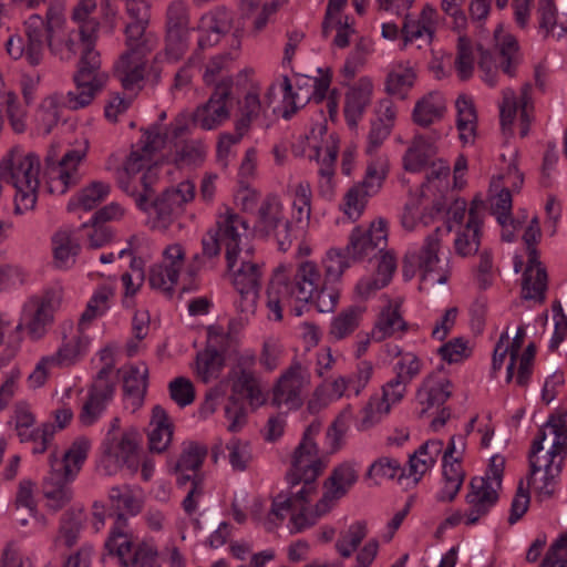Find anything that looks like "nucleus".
<instances>
[{"mask_svg":"<svg viewBox=\"0 0 567 567\" xmlns=\"http://www.w3.org/2000/svg\"><path fill=\"white\" fill-rule=\"evenodd\" d=\"M286 271L285 266H279L276 269V279L271 281L267 289V306L275 313L276 320L282 319V307L292 306L295 316L302 315V308L309 303L313 296L321 287L323 279L317 267L312 261H301L297 265L292 280H284L280 274Z\"/></svg>","mask_w":567,"mask_h":567,"instance_id":"nucleus-1","label":"nucleus"},{"mask_svg":"<svg viewBox=\"0 0 567 567\" xmlns=\"http://www.w3.org/2000/svg\"><path fill=\"white\" fill-rule=\"evenodd\" d=\"M252 365L254 358H240L227 374L231 393L224 410L229 422L227 429L233 433L240 431L247 422L245 400L252 409L266 403L261 380L256 374Z\"/></svg>","mask_w":567,"mask_h":567,"instance_id":"nucleus-2","label":"nucleus"},{"mask_svg":"<svg viewBox=\"0 0 567 567\" xmlns=\"http://www.w3.org/2000/svg\"><path fill=\"white\" fill-rule=\"evenodd\" d=\"M3 179L12 183L17 193L14 210L22 214L35 206L39 188V158L34 154L18 155L0 162Z\"/></svg>","mask_w":567,"mask_h":567,"instance_id":"nucleus-3","label":"nucleus"},{"mask_svg":"<svg viewBox=\"0 0 567 567\" xmlns=\"http://www.w3.org/2000/svg\"><path fill=\"white\" fill-rule=\"evenodd\" d=\"M494 38L499 56L498 64L495 63L487 50H484L482 45L477 47L480 51L478 68L484 73V82L489 86L496 85L498 69L509 78L516 76L517 68L522 61L518 42L514 35L505 34L502 25H498L494 31Z\"/></svg>","mask_w":567,"mask_h":567,"instance_id":"nucleus-4","label":"nucleus"},{"mask_svg":"<svg viewBox=\"0 0 567 567\" xmlns=\"http://www.w3.org/2000/svg\"><path fill=\"white\" fill-rule=\"evenodd\" d=\"M196 186L192 181L181 182L176 187L165 189L159 196L148 203V215L152 228L167 229L184 212L185 204L195 197Z\"/></svg>","mask_w":567,"mask_h":567,"instance_id":"nucleus-5","label":"nucleus"},{"mask_svg":"<svg viewBox=\"0 0 567 567\" xmlns=\"http://www.w3.org/2000/svg\"><path fill=\"white\" fill-rule=\"evenodd\" d=\"M310 380L309 367L295 359L274 383L271 405L287 411L299 409L303 404V392Z\"/></svg>","mask_w":567,"mask_h":567,"instance_id":"nucleus-6","label":"nucleus"},{"mask_svg":"<svg viewBox=\"0 0 567 567\" xmlns=\"http://www.w3.org/2000/svg\"><path fill=\"white\" fill-rule=\"evenodd\" d=\"M320 429V422L310 423L292 453L291 468L287 473V481L291 488L299 485L302 477L318 478L326 467L315 442V436L319 434Z\"/></svg>","mask_w":567,"mask_h":567,"instance_id":"nucleus-7","label":"nucleus"},{"mask_svg":"<svg viewBox=\"0 0 567 567\" xmlns=\"http://www.w3.org/2000/svg\"><path fill=\"white\" fill-rule=\"evenodd\" d=\"M87 148L89 143L85 141L81 148L68 150L60 158L54 147L48 152L47 185L50 193L63 195L70 187L79 184L81 177L78 166L86 156Z\"/></svg>","mask_w":567,"mask_h":567,"instance_id":"nucleus-8","label":"nucleus"},{"mask_svg":"<svg viewBox=\"0 0 567 567\" xmlns=\"http://www.w3.org/2000/svg\"><path fill=\"white\" fill-rule=\"evenodd\" d=\"M357 481L358 473L351 463L344 462L339 464L324 481V492L316 504V514L309 517V520H306L307 518L301 514L296 520L299 522L301 526H313L319 517L331 511L334 503L342 498Z\"/></svg>","mask_w":567,"mask_h":567,"instance_id":"nucleus-9","label":"nucleus"},{"mask_svg":"<svg viewBox=\"0 0 567 567\" xmlns=\"http://www.w3.org/2000/svg\"><path fill=\"white\" fill-rule=\"evenodd\" d=\"M189 4L186 0H173L165 13V51L168 59L178 61L187 51L192 28Z\"/></svg>","mask_w":567,"mask_h":567,"instance_id":"nucleus-10","label":"nucleus"},{"mask_svg":"<svg viewBox=\"0 0 567 567\" xmlns=\"http://www.w3.org/2000/svg\"><path fill=\"white\" fill-rule=\"evenodd\" d=\"M386 175L388 161L385 157H377L368 163L363 181L352 186L344 197V213L350 218L355 220L361 216L367 199L374 196L381 189Z\"/></svg>","mask_w":567,"mask_h":567,"instance_id":"nucleus-11","label":"nucleus"},{"mask_svg":"<svg viewBox=\"0 0 567 567\" xmlns=\"http://www.w3.org/2000/svg\"><path fill=\"white\" fill-rule=\"evenodd\" d=\"M258 227L266 236L274 237L281 251H287L295 241L292 221L285 218L284 205L275 195L262 200L258 209Z\"/></svg>","mask_w":567,"mask_h":567,"instance_id":"nucleus-12","label":"nucleus"},{"mask_svg":"<svg viewBox=\"0 0 567 567\" xmlns=\"http://www.w3.org/2000/svg\"><path fill=\"white\" fill-rule=\"evenodd\" d=\"M233 79L225 78L215 85L208 101L193 113V122L203 130H214L229 118L233 100Z\"/></svg>","mask_w":567,"mask_h":567,"instance_id":"nucleus-13","label":"nucleus"},{"mask_svg":"<svg viewBox=\"0 0 567 567\" xmlns=\"http://www.w3.org/2000/svg\"><path fill=\"white\" fill-rule=\"evenodd\" d=\"M107 75L101 70L100 53L95 50V42L86 40L85 49L81 51L78 70L73 75L75 95H89V104L103 89Z\"/></svg>","mask_w":567,"mask_h":567,"instance_id":"nucleus-14","label":"nucleus"},{"mask_svg":"<svg viewBox=\"0 0 567 567\" xmlns=\"http://www.w3.org/2000/svg\"><path fill=\"white\" fill-rule=\"evenodd\" d=\"M551 425L555 427V432H557L556 440L553 441L550 449L545 455V464L542 465L544 475L539 484L535 487L537 498L540 502L549 499L555 495L567 456L565 426L560 422L558 425Z\"/></svg>","mask_w":567,"mask_h":567,"instance_id":"nucleus-15","label":"nucleus"},{"mask_svg":"<svg viewBox=\"0 0 567 567\" xmlns=\"http://www.w3.org/2000/svg\"><path fill=\"white\" fill-rule=\"evenodd\" d=\"M64 24V17H62L60 22L58 20L53 21L49 43L50 52L61 60H70L76 54L78 50L80 52L84 50L86 40L96 41L99 21H90L86 24L80 25L79 30L70 32L65 31Z\"/></svg>","mask_w":567,"mask_h":567,"instance_id":"nucleus-16","label":"nucleus"},{"mask_svg":"<svg viewBox=\"0 0 567 567\" xmlns=\"http://www.w3.org/2000/svg\"><path fill=\"white\" fill-rule=\"evenodd\" d=\"M316 481L317 478L302 477L300 478L302 487L299 491L290 494H278L272 501L269 517L275 516L277 519L284 520L285 512L291 511V522L293 523L296 530L301 532L308 528L309 526H301L296 518L301 514L305 518H309L316 514V508L309 509L307 507L311 496L317 493Z\"/></svg>","mask_w":567,"mask_h":567,"instance_id":"nucleus-17","label":"nucleus"},{"mask_svg":"<svg viewBox=\"0 0 567 567\" xmlns=\"http://www.w3.org/2000/svg\"><path fill=\"white\" fill-rule=\"evenodd\" d=\"M233 271V285L239 295L236 302L237 309L245 319L254 315L257 308L259 290L261 287V268L251 261H241L240 267L230 269Z\"/></svg>","mask_w":567,"mask_h":567,"instance_id":"nucleus-18","label":"nucleus"},{"mask_svg":"<svg viewBox=\"0 0 567 567\" xmlns=\"http://www.w3.org/2000/svg\"><path fill=\"white\" fill-rule=\"evenodd\" d=\"M62 17L59 9L50 7L45 18L39 14H32L25 20L24 28L28 38L25 59L31 65H38L42 61L44 43H47L48 47L50 43L53 21L58 20L60 22Z\"/></svg>","mask_w":567,"mask_h":567,"instance_id":"nucleus-19","label":"nucleus"},{"mask_svg":"<svg viewBox=\"0 0 567 567\" xmlns=\"http://www.w3.org/2000/svg\"><path fill=\"white\" fill-rule=\"evenodd\" d=\"M386 243V223L380 219L377 224H372L369 230L354 228L344 249L348 256L357 261L375 256L377 251L382 252Z\"/></svg>","mask_w":567,"mask_h":567,"instance_id":"nucleus-20","label":"nucleus"},{"mask_svg":"<svg viewBox=\"0 0 567 567\" xmlns=\"http://www.w3.org/2000/svg\"><path fill=\"white\" fill-rule=\"evenodd\" d=\"M142 132L138 148L132 150L125 162L124 169L127 175H136L151 164L153 155L161 151L166 143L167 134L159 123L152 124Z\"/></svg>","mask_w":567,"mask_h":567,"instance_id":"nucleus-21","label":"nucleus"},{"mask_svg":"<svg viewBox=\"0 0 567 567\" xmlns=\"http://www.w3.org/2000/svg\"><path fill=\"white\" fill-rule=\"evenodd\" d=\"M215 230L226 247L227 267L233 269L237 261V255L240 251L241 239L247 235L248 223L239 214L227 210L218 217Z\"/></svg>","mask_w":567,"mask_h":567,"instance_id":"nucleus-22","label":"nucleus"},{"mask_svg":"<svg viewBox=\"0 0 567 567\" xmlns=\"http://www.w3.org/2000/svg\"><path fill=\"white\" fill-rule=\"evenodd\" d=\"M497 487L483 477H473L470 482V492L465 499L471 506L466 513V525L476 524L485 516L498 501Z\"/></svg>","mask_w":567,"mask_h":567,"instance_id":"nucleus-23","label":"nucleus"},{"mask_svg":"<svg viewBox=\"0 0 567 567\" xmlns=\"http://www.w3.org/2000/svg\"><path fill=\"white\" fill-rule=\"evenodd\" d=\"M231 22V13L225 7H216L204 13L196 28L199 32L198 48L204 50L217 44L230 31Z\"/></svg>","mask_w":567,"mask_h":567,"instance_id":"nucleus-24","label":"nucleus"},{"mask_svg":"<svg viewBox=\"0 0 567 567\" xmlns=\"http://www.w3.org/2000/svg\"><path fill=\"white\" fill-rule=\"evenodd\" d=\"M527 266L523 274L522 298L542 303L546 299L547 272L539 261L535 246L527 248Z\"/></svg>","mask_w":567,"mask_h":567,"instance_id":"nucleus-25","label":"nucleus"},{"mask_svg":"<svg viewBox=\"0 0 567 567\" xmlns=\"http://www.w3.org/2000/svg\"><path fill=\"white\" fill-rule=\"evenodd\" d=\"M89 105V95L76 96L75 92L53 93L45 97L40 105L41 121L50 132L58 124L63 109L79 110Z\"/></svg>","mask_w":567,"mask_h":567,"instance_id":"nucleus-26","label":"nucleus"},{"mask_svg":"<svg viewBox=\"0 0 567 567\" xmlns=\"http://www.w3.org/2000/svg\"><path fill=\"white\" fill-rule=\"evenodd\" d=\"M90 340L82 329L70 323L63 328V342L58 351L50 355L58 367H70L78 362L87 351Z\"/></svg>","mask_w":567,"mask_h":567,"instance_id":"nucleus-27","label":"nucleus"},{"mask_svg":"<svg viewBox=\"0 0 567 567\" xmlns=\"http://www.w3.org/2000/svg\"><path fill=\"white\" fill-rule=\"evenodd\" d=\"M53 322V308L48 300L25 305L17 330L27 329L31 339L42 338Z\"/></svg>","mask_w":567,"mask_h":567,"instance_id":"nucleus-28","label":"nucleus"},{"mask_svg":"<svg viewBox=\"0 0 567 567\" xmlns=\"http://www.w3.org/2000/svg\"><path fill=\"white\" fill-rule=\"evenodd\" d=\"M142 442L141 433L131 427L124 431L121 436L113 437V444L107 449L116 462L126 466L132 473L136 472L140 465V444Z\"/></svg>","mask_w":567,"mask_h":567,"instance_id":"nucleus-29","label":"nucleus"},{"mask_svg":"<svg viewBox=\"0 0 567 567\" xmlns=\"http://www.w3.org/2000/svg\"><path fill=\"white\" fill-rule=\"evenodd\" d=\"M564 424L566 430V446H567V411L560 410L549 415L546 423L540 426L537 431L536 436L532 441V445L528 452V465H529V473L527 476V484L528 486L535 481V476L537 473L542 471V464L538 454L544 450V442L547 437V431L549 430L550 433L554 435V441L556 440V433L555 427H553L551 424Z\"/></svg>","mask_w":567,"mask_h":567,"instance_id":"nucleus-30","label":"nucleus"},{"mask_svg":"<svg viewBox=\"0 0 567 567\" xmlns=\"http://www.w3.org/2000/svg\"><path fill=\"white\" fill-rule=\"evenodd\" d=\"M115 392V383H101L94 381L89 389L86 401L83 403L79 415L80 422L92 425L103 413L106 405L112 401Z\"/></svg>","mask_w":567,"mask_h":567,"instance_id":"nucleus-31","label":"nucleus"},{"mask_svg":"<svg viewBox=\"0 0 567 567\" xmlns=\"http://www.w3.org/2000/svg\"><path fill=\"white\" fill-rule=\"evenodd\" d=\"M443 230L436 227L430 235L424 239V244L417 256L419 267L423 271L422 280L431 281L432 284H445L449 279V274L443 272L437 277L433 276L436 264L439 262V250L441 247Z\"/></svg>","mask_w":567,"mask_h":567,"instance_id":"nucleus-32","label":"nucleus"},{"mask_svg":"<svg viewBox=\"0 0 567 567\" xmlns=\"http://www.w3.org/2000/svg\"><path fill=\"white\" fill-rule=\"evenodd\" d=\"M372 83L368 78H361L346 94L344 116L349 127H357L367 107L371 103Z\"/></svg>","mask_w":567,"mask_h":567,"instance_id":"nucleus-33","label":"nucleus"},{"mask_svg":"<svg viewBox=\"0 0 567 567\" xmlns=\"http://www.w3.org/2000/svg\"><path fill=\"white\" fill-rule=\"evenodd\" d=\"M451 386V381L439 372L429 374L416 393L420 404L424 406L422 414L429 409L443 405L452 394Z\"/></svg>","mask_w":567,"mask_h":567,"instance_id":"nucleus-34","label":"nucleus"},{"mask_svg":"<svg viewBox=\"0 0 567 567\" xmlns=\"http://www.w3.org/2000/svg\"><path fill=\"white\" fill-rule=\"evenodd\" d=\"M409 329V323L401 315V305L388 300V303L381 309L374 327L371 331L372 340L381 342L386 338L393 337L396 332L404 333Z\"/></svg>","mask_w":567,"mask_h":567,"instance_id":"nucleus-35","label":"nucleus"},{"mask_svg":"<svg viewBox=\"0 0 567 567\" xmlns=\"http://www.w3.org/2000/svg\"><path fill=\"white\" fill-rule=\"evenodd\" d=\"M174 433V424L162 405L152 409L148 432V449L153 453H163L169 446Z\"/></svg>","mask_w":567,"mask_h":567,"instance_id":"nucleus-36","label":"nucleus"},{"mask_svg":"<svg viewBox=\"0 0 567 567\" xmlns=\"http://www.w3.org/2000/svg\"><path fill=\"white\" fill-rule=\"evenodd\" d=\"M145 55L143 52L125 51L114 64V76L125 90H132L144 79Z\"/></svg>","mask_w":567,"mask_h":567,"instance_id":"nucleus-37","label":"nucleus"},{"mask_svg":"<svg viewBox=\"0 0 567 567\" xmlns=\"http://www.w3.org/2000/svg\"><path fill=\"white\" fill-rule=\"evenodd\" d=\"M445 112V99L437 92H431L415 103L412 118L416 125L427 127L441 121Z\"/></svg>","mask_w":567,"mask_h":567,"instance_id":"nucleus-38","label":"nucleus"},{"mask_svg":"<svg viewBox=\"0 0 567 567\" xmlns=\"http://www.w3.org/2000/svg\"><path fill=\"white\" fill-rule=\"evenodd\" d=\"M436 153L434 138L415 135L403 156V167L411 173L421 172Z\"/></svg>","mask_w":567,"mask_h":567,"instance_id":"nucleus-39","label":"nucleus"},{"mask_svg":"<svg viewBox=\"0 0 567 567\" xmlns=\"http://www.w3.org/2000/svg\"><path fill=\"white\" fill-rule=\"evenodd\" d=\"M292 206L297 212L296 221L292 223L295 240H297L306 234L311 215V188L308 183H299L296 186Z\"/></svg>","mask_w":567,"mask_h":567,"instance_id":"nucleus-40","label":"nucleus"},{"mask_svg":"<svg viewBox=\"0 0 567 567\" xmlns=\"http://www.w3.org/2000/svg\"><path fill=\"white\" fill-rule=\"evenodd\" d=\"M443 461V481L444 486L437 494V501L440 502H452L458 492L461 491L464 480L465 472L462 467V461L460 457H455L452 461Z\"/></svg>","mask_w":567,"mask_h":567,"instance_id":"nucleus-41","label":"nucleus"},{"mask_svg":"<svg viewBox=\"0 0 567 567\" xmlns=\"http://www.w3.org/2000/svg\"><path fill=\"white\" fill-rule=\"evenodd\" d=\"M126 526L125 515L122 513L116 514L115 526L105 542V548L109 554L116 555L120 564L124 567V563L130 561V556H133V543L130 540L128 535L123 530Z\"/></svg>","mask_w":567,"mask_h":567,"instance_id":"nucleus-42","label":"nucleus"},{"mask_svg":"<svg viewBox=\"0 0 567 567\" xmlns=\"http://www.w3.org/2000/svg\"><path fill=\"white\" fill-rule=\"evenodd\" d=\"M148 369L142 363L130 368L123 380L125 395L132 400L134 408H140L147 390Z\"/></svg>","mask_w":567,"mask_h":567,"instance_id":"nucleus-43","label":"nucleus"},{"mask_svg":"<svg viewBox=\"0 0 567 567\" xmlns=\"http://www.w3.org/2000/svg\"><path fill=\"white\" fill-rule=\"evenodd\" d=\"M482 225L474 221L466 224L456 231L454 239V250L456 255L465 258L474 256L481 246Z\"/></svg>","mask_w":567,"mask_h":567,"instance_id":"nucleus-44","label":"nucleus"},{"mask_svg":"<svg viewBox=\"0 0 567 567\" xmlns=\"http://www.w3.org/2000/svg\"><path fill=\"white\" fill-rule=\"evenodd\" d=\"M110 193V185L103 182H92L89 186L82 188L76 196L72 197L68 204V210L78 208L91 210L95 208Z\"/></svg>","mask_w":567,"mask_h":567,"instance_id":"nucleus-45","label":"nucleus"},{"mask_svg":"<svg viewBox=\"0 0 567 567\" xmlns=\"http://www.w3.org/2000/svg\"><path fill=\"white\" fill-rule=\"evenodd\" d=\"M54 261L59 268H69L74 264V258L80 251L79 243L71 231L60 230L52 238Z\"/></svg>","mask_w":567,"mask_h":567,"instance_id":"nucleus-46","label":"nucleus"},{"mask_svg":"<svg viewBox=\"0 0 567 567\" xmlns=\"http://www.w3.org/2000/svg\"><path fill=\"white\" fill-rule=\"evenodd\" d=\"M224 364L225 358L223 353L212 346H207L196 355L197 374L205 383L218 378Z\"/></svg>","mask_w":567,"mask_h":567,"instance_id":"nucleus-47","label":"nucleus"},{"mask_svg":"<svg viewBox=\"0 0 567 567\" xmlns=\"http://www.w3.org/2000/svg\"><path fill=\"white\" fill-rule=\"evenodd\" d=\"M395 269H396V260H395L394 256L388 251L382 254L380 261L378 264V268H377L378 278L369 279L365 281L361 280L357 285V289H358L359 293L360 295H369L372 291H375V290H379V289L385 287L390 282Z\"/></svg>","mask_w":567,"mask_h":567,"instance_id":"nucleus-48","label":"nucleus"},{"mask_svg":"<svg viewBox=\"0 0 567 567\" xmlns=\"http://www.w3.org/2000/svg\"><path fill=\"white\" fill-rule=\"evenodd\" d=\"M455 106L457 110L456 126L460 131V138L465 143L473 141L477 118L473 101L465 95H460Z\"/></svg>","mask_w":567,"mask_h":567,"instance_id":"nucleus-49","label":"nucleus"},{"mask_svg":"<svg viewBox=\"0 0 567 567\" xmlns=\"http://www.w3.org/2000/svg\"><path fill=\"white\" fill-rule=\"evenodd\" d=\"M368 536L365 520H357L347 530L340 533L336 542V550L343 558H349L358 549L362 540Z\"/></svg>","mask_w":567,"mask_h":567,"instance_id":"nucleus-50","label":"nucleus"},{"mask_svg":"<svg viewBox=\"0 0 567 567\" xmlns=\"http://www.w3.org/2000/svg\"><path fill=\"white\" fill-rule=\"evenodd\" d=\"M364 310L361 306H350L341 311L331 322L330 334L337 340L351 334L359 327Z\"/></svg>","mask_w":567,"mask_h":567,"instance_id":"nucleus-51","label":"nucleus"},{"mask_svg":"<svg viewBox=\"0 0 567 567\" xmlns=\"http://www.w3.org/2000/svg\"><path fill=\"white\" fill-rule=\"evenodd\" d=\"M82 529V513H75L68 511L60 519V527L56 537L54 538V545L56 547L63 545L66 548L73 547L79 539L80 532Z\"/></svg>","mask_w":567,"mask_h":567,"instance_id":"nucleus-52","label":"nucleus"},{"mask_svg":"<svg viewBox=\"0 0 567 567\" xmlns=\"http://www.w3.org/2000/svg\"><path fill=\"white\" fill-rule=\"evenodd\" d=\"M349 259L351 258L348 256L344 248L329 249L326 257L322 259V266L324 268L323 280L332 284L339 282L344 270L350 266Z\"/></svg>","mask_w":567,"mask_h":567,"instance_id":"nucleus-53","label":"nucleus"},{"mask_svg":"<svg viewBox=\"0 0 567 567\" xmlns=\"http://www.w3.org/2000/svg\"><path fill=\"white\" fill-rule=\"evenodd\" d=\"M109 499L112 506L118 511L135 516L142 511V501L138 499L133 491L127 486H113L109 492Z\"/></svg>","mask_w":567,"mask_h":567,"instance_id":"nucleus-54","label":"nucleus"},{"mask_svg":"<svg viewBox=\"0 0 567 567\" xmlns=\"http://www.w3.org/2000/svg\"><path fill=\"white\" fill-rule=\"evenodd\" d=\"M55 434V425L53 423H43L38 429H29L18 434L21 443H33L32 453L42 454L49 447Z\"/></svg>","mask_w":567,"mask_h":567,"instance_id":"nucleus-55","label":"nucleus"},{"mask_svg":"<svg viewBox=\"0 0 567 567\" xmlns=\"http://www.w3.org/2000/svg\"><path fill=\"white\" fill-rule=\"evenodd\" d=\"M207 455V447L196 442L184 445L182 454L175 465V472H197L200 470Z\"/></svg>","mask_w":567,"mask_h":567,"instance_id":"nucleus-56","label":"nucleus"},{"mask_svg":"<svg viewBox=\"0 0 567 567\" xmlns=\"http://www.w3.org/2000/svg\"><path fill=\"white\" fill-rule=\"evenodd\" d=\"M206 157V147L200 141H187L177 147L174 161L179 168L199 166Z\"/></svg>","mask_w":567,"mask_h":567,"instance_id":"nucleus-57","label":"nucleus"},{"mask_svg":"<svg viewBox=\"0 0 567 567\" xmlns=\"http://www.w3.org/2000/svg\"><path fill=\"white\" fill-rule=\"evenodd\" d=\"M537 13L539 16V28L545 30L546 37L551 33L555 34V30H557V38H561L567 33V24L559 23L557 24V9L554 0H539Z\"/></svg>","mask_w":567,"mask_h":567,"instance_id":"nucleus-58","label":"nucleus"},{"mask_svg":"<svg viewBox=\"0 0 567 567\" xmlns=\"http://www.w3.org/2000/svg\"><path fill=\"white\" fill-rule=\"evenodd\" d=\"M435 464L432 457L420 455V449L410 457L409 475L401 473L399 484L404 488L416 486L421 477Z\"/></svg>","mask_w":567,"mask_h":567,"instance_id":"nucleus-59","label":"nucleus"},{"mask_svg":"<svg viewBox=\"0 0 567 567\" xmlns=\"http://www.w3.org/2000/svg\"><path fill=\"white\" fill-rule=\"evenodd\" d=\"M178 278L176 270H169L165 265L158 264L150 269L148 284L151 288L159 290L167 297H172Z\"/></svg>","mask_w":567,"mask_h":567,"instance_id":"nucleus-60","label":"nucleus"},{"mask_svg":"<svg viewBox=\"0 0 567 567\" xmlns=\"http://www.w3.org/2000/svg\"><path fill=\"white\" fill-rule=\"evenodd\" d=\"M147 166V171L140 177V184L142 186V189L130 193L131 196L134 198L136 206L141 210H147L148 203L157 197L155 196L154 189V185L158 178L157 167H153L150 164Z\"/></svg>","mask_w":567,"mask_h":567,"instance_id":"nucleus-61","label":"nucleus"},{"mask_svg":"<svg viewBox=\"0 0 567 567\" xmlns=\"http://www.w3.org/2000/svg\"><path fill=\"white\" fill-rule=\"evenodd\" d=\"M390 410V403L382 400L379 395L371 396L369 402L362 409V419L358 429L361 431L369 430L373 425L378 424L382 416L386 415Z\"/></svg>","mask_w":567,"mask_h":567,"instance_id":"nucleus-62","label":"nucleus"},{"mask_svg":"<svg viewBox=\"0 0 567 567\" xmlns=\"http://www.w3.org/2000/svg\"><path fill=\"white\" fill-rule=\"evenodd\" d=\"M157 558L158 550L155 544L143 540L135 546L133 556H130V561L124 563V567H161Z\"/></svg>","mask_w":567,"mask_h":567,"instance_id":"nucleus-63","label":"nucleus"},{"mask_svg":"<svg viewBox=\"0 0 567 567\" xmlns=\"http://www.w3.org/2000/svg\"><path fill=\"white\" fill-rule=\"evenodd\" d=\"M422 360L412 352H406L394 364V379L410 384L422 371Z\"/></svg>","mask_w":567,"mask_h":567,"instance_id":"nucleus-64","label":"nucleus"}]
</instances>
